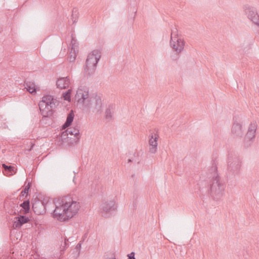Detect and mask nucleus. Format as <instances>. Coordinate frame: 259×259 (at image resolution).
Instances as JSON below:
<instances>
[{
	"instance_id": "obj_23",
	"label": "nucleus",
	"mask_w": 259,
	"mask_h": 259,
	"mask_svg": "<svg viewBox=\"0 0 259 259\" xmlns=\"http://www.w3.org/2000/svg\"><path fill=\"white\" fill-rule=\"evenodd\" d=\"M105 116L107 119H110L112 117V112L110 109H107L105 111Z\"/></svg>"
},
{
	"instance_id": "obj_4",
	"label": "nucleus",
	"mask_w": 259,
	"mask_h": 259,
	"mask_svg": "<svg viewBox=\"0 0 259 259\" xmlns=\"http://www.w3.org/2000/svg\"><path fill=\"white\" fill-rule=\"evenodd\" d=\"M101 58V52L98 50H94L87 57L84 66V71L89 75L95 72L97 64Z\"/></svg>"
},
{
	"instance_id": "obj_20",
	"label": "nucleus",
	"mask_w": 259,
	"mask_h": 259,
	"mask_svg": "<svg viewBox=\"0 0 259 259\" xmlns=\"http://www.w3.org/2000/svg\"><path fill=\"white\" fill-rule=\"evenodd\" d=\"M3 167L5 168L6 170H8L9 172L11 173L10 175H12L13 173H15V167L12 166H7L5 164H3Z\"/></svg>"
},
{
	"instance_id": "obj_27",
	"label": "nucleus",
	"mask_w": 259,
	"mask_h": 259,
	"mask_svg": "<svg viewBox=\"0 0 259 259\" xmlns=\"http://www.w3.org/2000/svg\"><path fill=\"white\" fill-rule=\"evenodd\" d=\"M68 239H65V242H64V244L65 245H66V242L68 241Z\"/></svg>"
},
{
	"instance_id": "obj_7",
	"label": "nucleus",
	"mask_w": 259,
	"mask_h": 259,
	"mask_svg": "<svg viewBox=\"0 0 259 259\" xmlns=\"http://www.w3.org/2000/svg\"><path fill=\"white\" fill-rule=\"evenodd\" d=\"M116 209V201L114 199L108 200L103 202L101 205V210L102 215H106Z\"/></svg>"
},
{
	"instance_id": "obj_16",
	"label": "nucleus",
	"mask_w": 259,
	"mask_h": 259,
	"mask_svg": "<svg viewBox=\"0 0 259 259\" xmlns=\"http://www.w3.org/2000/svg\"><path fill=\"white\" fill-rule=\"evenodd\" d=\"M79 131L78 128L74 127H70L67 129L65 133H63L64 136L70 135L71 136L73 135L76 137L77 140L79 139Z\"/></svg>"
},
{
	"instance_id": "obj_3",
	"label": "nucleus",
	"mask_w": 259,
	"mask_h": 259,
	"mask_svg": "<svg viewBox=\"0 0 259 259\" xmlns=\"http://www.w3.org/2000/svg\"><path fill=\"white\" fill-rule=\"evenodd\" d=\"M58 103L56 99L51 95L42 97L39 103V108L44 117H49L53 114V110L56 107Z\"/></svg>"
},
{
	"instance_id": "obj_6",
	"label": "nucleus",
	"mask_w": 259,
	"mask_h": 259,
	"mask_svg": "<svg viewBox=\"0 0 259 259\" xmlns=\"http://www.w3.org/2000/svg\"><path fill=\"white\" fill-rule=\"evenodd\" d=\"M92 95H89V90L85 87L79 88L75 96V101L81 105L83 108L88 103Z\"/></svg>"
},
{
	"instance_id": "obj_10",
	"label": "nucleus",
	"mask_w": 259,
	"mask_h": 259,
	"mask_svg": "<svg viewBox=\"0 0 259 259\" xmlns=\"http://www.w3.org/2000/svg\"><path fill=\"white\" fill-rule=\"evenodd\" d=\"M158 138L159 136L157 133H152L149 135V152L151 154H155L157 152Z\"/></svg>"
},
{
	"instance_id": "obj_12",
	"label": "nucleus",
	"mask_w": 259,
	"mask_h": 259,
	"mask_svg": "<svg viewBox=\"0 0 259 259\" xmlns=\"http://www.w3.org/2000/svg\"><path fill=\"white\" fill-rule=\"evenodd\" d=\"M231 133L234 137H241L243 135L241 124L238 122L234 123L232 127Z\"/></svg>"
},
{
	"instance_id": "obj_11",
	"label": "nucleus",
	"mask_w": 259,
	"mask_h": 259,
	"mask_svg": "<svg viewBox=\"0 0 259 259\" xmlns=\"http://www.w3.org/2000/svg\"><path fill=\"white\" fill-rule=\"evenodd\" d=\"M34 212L38 214H42L45 212V208L43 203L39 200L35 201L32 204Z\"/></svg>"
},
{
	"instance_id": "obj_26",
	"label": "nucleus",
	"mask_w": 259,
	"mask_h": 259,
	"mask_svg": "<svg viewBox=\"0 0 259 259\" xmlns=\"http://www.w3.org/2000/svg\"><path fill=\"white\" fill-rule=\"evenodd\" d=\"M76 249L78 250V253L80 251V248H81V244L80 243H78L77 244V245L76 246Z\"/></svg>"
},
{
	"instance_id": "obj_19",
	"label": "nucleus",
	"mask_w": 259,
	"mask_h": 259,
	"mask_svg": "<svg viewBox=\"0 0 259 259\" xmlns=\"http://www.w3.org/2000/svg\"><path fill=\"white\" fill-rule=\"evenodd\" d=\"M77 49L76 48V46L74 45H72L71 51L70 52V56L69 57V60L70 62H73L75 61L76 57V54L77 53Z\"/></svg>"
},
{
	"instance_id": "obj_2",
	"label": "nucleus",
	"mask_w": 259,
	"mask_h": 259,
	"mask_svg": "<svg viewBox=\"0 0 259 259\" xmlns=\"http://www.w3.org/2000/svg\"><path fill=\"white\" fill-rule=\"evenodd\" d=\"M212 175V183L210 188V195L212 198L218 201L224 195L225 185L217 172V167L213 165L209 170Z\"/></svg>"
},
{
	"instance_id": "obj_22",
	"label": "nucleus",
	"mask_w": 259,
	"mask_h": 259,
	"mask_svg": "<svg viewBox=\"0 0 259 259\" xmlns=\"http://www.w3.org/2000/svg\"><path fill=\"white\" fill-rule=\"evenodd\" d=\"M71 90H68L65 93L63 94L64 99L66 101L70 100Z\"/></svg>"
},
{
	"instance_id": "obj_21",
	"label": "nucleus",
	"mask_w": 259,
	"mask_h": 259,
	"mask_svg": "<svg viewBox=\"0 0 259 259\" xmlns=\"http://www.w3.org/2000/svg\"><path fill=\"white\" fill-rule=\"evenodd\" d=\"M20 206L23 208L25 210L26 213L28 212L29 210V201H25L22 204H20Z\"/></svg>"
},
{
	"instance_id": "obj_8",
	"label": "nucleus",
	"mask_w": 259,
	"mask_h": 259,
	"mask_svg": "<svg viewBox=\"0 0 259 259\" xmlns=\"http://www.w3.org/2000/svg\"><path fill=\"white\" fill-rule=\"evenodd\" d=\"M244 11L248 18L251 20L253 23L257 25H259V16L257 15L255 9L249 6H245Z\"/></svg>"
},
{
	"instance_id": "obj_9",
	"label": "nucleus",
	"mask_w": 259,
	"mask_h": 259,
	"mask_svg": "<svg viewBox=\"0 0 259 259\" xmlns=\"http://www.w3.org/2000/svg\"><path fill=\"white\" fill-rule=\"evenodd\" d=\"M173 32L171 35L170 46L172 49L178 53L182 51L184 47V41L183 39L177 37H173Z\"/></svg>"
},
{
	"instance_id": "obj_5",
	"label": "nucleus",
	"mask_w": 259,
	"mask_h": 259,
	"mask_svg": "<svg viewBox=\"0 0 259 259\" xmlns=\"http://www.w3.org/2000/svg\"><path fill=\"white\" fill-rule=\"evenodd\" d=\"M84 109L91 110L93 112L100 114L103 110V105L100 97L93 95L90 97Z\"/></svg>"
},
{
	"instance_id": "obj_1",
	"label": "nucleus",
	"mask_w": 259,
	"mask_h": 259,
	"mask_svg": "<svg viewBox=\"0 0 259 259\" xmlns=\"http://www.w3.org/2000/svg\"><path fill=\"white\" fill-rule=\"evenodd\" d=\"M54 218L60 221L72 218L78 212L80 207L79 203L70 197L58 198L56 202Z\"/></svg>"
},
{
	"instance_id": "obj_18",
	"label": "nucleus",
	"mask_w": 259,
	"mask_h": 259,
	"mask_svg": "<svg viewBox=\"0 0 259 259\" xmlns=\"http://www.w3.org/2000/svg\"><path fill=\"white\" fill-rule=\"evenodd\" d=\"M73 118L74 114L72 112V111H71V112L68 115L66 121L63 125V128H65L70 126L73 121Z\"/></svg>"
},
{
	"instance_id": "obj_15",
	"label": "nucleus",
	"mask_w": 259,
	"mask_h": 259,
	"mask_svg": "<svg viewBox=\"0 0 259 259\" xmlns=\"http://www.w3.org/2000/svg\"><path fill=\"white\" fill-rule=\"evenodd\" d=\"M58 88L64 89L68 88L70 84V80L67 77H62L58 79L56 82Z\"/></svg>"
},
{
	"instance_id": "obj_28",
	"label": "nucleus",
	"mask_w": 259,
	"mask_h": 259,
	"mask_svg": "<svg viewBox=\"0 0 259 259\" xmlns=\"http://www.w3.org/2000/svg\"><path fill=\"white\" fill-rule=\"evenodd\" d=\"M111 259H115V258H111Z\"/></svg>"
},
{
	"instance_id": "obj_17",
	"label": "nucleus",
	"mask_w": 259,
	"mask_h": 259,
	"mask_svg": "<svg viewBox=\"0 0 259 259\" xmlns=\"http://www.w3.org/2000/svg\"><path fill=\"white\" fill-rule=\"evenodd\" d=\"M25 88L27 91L31 94H35L36 92L37 88L34 82H27L25 83Z\"/></svg>"
},
{
	"instance_id": "obj_14",
	"label": "nucleus",
	"mask_w": 259,
	"mask_h": 259,
	"mask_svg": "<svg viewBox=\"0 0 259 259\" xmlns=\"http://www.w3.org/2000/svg\"><path fill=\"white\" fill-rule=\"evenodd\" d=\"M29 221L28 218L23 215H20L15 218L13 227L14 228H20L22 225L27 223Z\"/></svg>"
},
{
	"instance_id": "obj_25",
	"label": "nucleus",
	"mask_w": 259,
	"mask_h": 259,
	"mask_svg": "<svg viewBox=\"0 0 259 259\" xmlns=\"http://www.w3.org/2000/svg\"><path fill=\"white\" fill-rule=\"evenodd\" d=\"M127 256V259H136L135 257V253L134 252H132L130 254H128Z\"/></svg>"
},
{
	"instance_id": "obj_24",
	"label": "nucleus",
	"mask_w": 259,
	"mask_h": 259,
	"mask_svg": "<svg viewBox=\"0 0 259 259\" xmlns=\"http://www.w3.org/2000/svg\"><path fill=\"white\" fill-rule=\"evenodd\" d=\"M30 187V185L29 184H28V185L27 186H26L24 190L22 191L21 194H22V195H24V194L28 193Z\"/></svg>"
},
{
	"instance_id": "obj_13",
	"label": "nucleus",
	"mask_w": 259,
	"mask_h": 259,
	"mask_svg": "<svg viewBox=\"0 0 259 259\" xmlns=\"http://www.w3.org/2000/svg\"><path fill=\"white\" fill-rule=\"evenodd\" d=\"M257 128V124L255 122L251 123L248 127L247 132L246 134V138L252 140L255 138V133Z\"/></svg>"
}]
</instances>
